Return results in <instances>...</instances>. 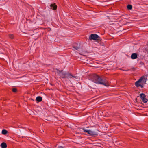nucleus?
Here are the masks:
<instances>
[{
  "label": "nucleus",
  "mask_w": 148,
  "mask_h": 148,
  "mask_svg": "<svg viewBox=\"0 0 148 148\" xmlns=\"http://www.w3.org/2000/svg\"><path fill=\"white\" fill-rule=\"evenodd\" d=\"M90 79L94 82L99 84L103 85L106 86H108L109 84L106 79H103L102 77L96 74L90 75Z\"/></svg>",
  "instance_id": "1"
},
{
  "label": "nucleus",
  "mask_w": 148,
  "mask_h": 148,
  "mask_svg": "<svg viewBox=\"0 0 148 148\" xmlns=\"http://www.w3.org/2000/svg\"><path fill=\"white\" fill-rule=\"evenodd\" d=\"M89 39L90 40H96L98 43L100 42L101 40V38L96 34H92L89 37Z\"/></svg>",
  "instance_id": "2"
},
{
  "label": "nucleus",
  "mask_w": 148,
  "mask_h": 148,
  "mask_svg": "<svg viewBox=\"0 0 148 148\" xmlns=\"http://www.w3.org/2000/svg\"><path fill=\"white\" fill-rule=\"evenodd\" d=\"M60 76L62 78H71L72 77H75L73 76V75L71 74L70 73H69V72H63L60 74Z\"/></svg>",
  "instance_id": "3"
},
{
  "label": "nucleus",
  "mask_w": 148,
  "mask_h": 148,
  "mask_svg": "<svg viewBox=\"0 0 148 148\" xmlns=\"http://www.w3.org/2000/svg\"><path fill=\"white\" fill-rule=\"evenodd\" d=\"M144 76H142L135 84L136 86L137 87H140L141 88L143 87V85L142 81L143 79Z\"/></svg>",
  "instance_id": "4"
},
{
  "label": "nucleus",
  "mask_w": 148,
  "mask_h": 148,
  "mask_svg": "<svg viewBox=\"0 0 148 148\" xmlns=\"http://www.w3.org/2000/svg\"><path fill=\"white\" fill-rule=\"evenodd\" d=\"M88 134L93 136H96L98 135V134L97 132L90 130H89Z\"/></svg>",
  "instance_id": "5"
},
{
  "label": "nucleus",
  "mask_w": 148,
  "mask_h": 148,
  "mask_svg": "<svg viewBox=\"0 0 148 148\" xmlns=\"http://www.w3.org/2000/svg\"><path fill=\"white\" fill-rule=\"evenodd\" d=\"M50 8L53 10H56L57 9V6L55 3L51 4L50 5Z\"/></svg>",
  "instance_id": "6"
},
{
  "label": "nucleus",
  "mask_w": 148,
  "mask_h": 148,
  "mask_svg": "<svg viewBox=\"0 0 148 148\" xmlns=\"http://www.w3.org/2000/svg\"><path fill=\"white\" fill-rule=\"evenodd\" d=\"M131 57L133 59H136L137 58V55L136 53H133L131 55Z\"/></svg>",
  "instance_id": "7"
},
{
  "label": "nucleus",
  "mask_w": 148,
  "mask_h": 148,
  "mask_svg": "<svg viewBox=\"0 0 148 148\" xmlns=\"http://www.w3.org/2000/svg\"><path fill=\"white\" fill-rule=\"evenodd\" d=\"M1 147L2 148H6L7 147V145L5 143L3 142L1 144Z\"/></svg>",
  "instance_id": "8"
},
{
  "label": "nucleus",
  "mask_w": 148,
  "mask_h": 148,
  "mask_svg": "<svg viewBox=\"0 0 148 148\" xmlns=\"http://www.w3.org/2000/svg\"><path fill=\"white\" fill-rule=\"evenodd\" d=\"M36 100L38 102H41L42 100V98L40 96L37 97L36 98Z\"/></svg>",
  "instance_id": "9"
},
{
  "label": "nucleus",
  "mask_w": 148,
  "mask_h": 148,
  "mask_svg": "<svg viewBox=\"0 0 148 148\" xmlns=\"http://www.w3.org/2000/svg\"><path fill=\"white\" fill-rule=\"evenodd\" d=\"M140 95L141 99H144L146 97L145 95L143 93L140 94Z\"/></svg>",
  "instance_id": "10"
},
{
  "label": "nucleus",
  "mask_w": 148,
  "mask_h": 148,
  "mask_svg": "<svg viewBox=\"0 0 148 148\" xmlns=\"http://www.w3.org/2000/svg\"><path fill=\"white\" fill-rule=\"evenodd\" d=\"M8 133V131L5 130H3L2 131V133L4 135H5Z\"/></svg>",
  "instance_id": "11"
},
{
  "label": "nucleus",
  "mask_w": 148,
  "mask_h": 148,
  "mask_svg": "<svg viewBox=\"0 0 148 148\" xmlns=\"http://www.w3.org/2000/svg\"><path fill=\"white\" fill-rule=\"evenodd\" d=\"M9 37L11 39H13L14 38V35L12 34H8Z\"/></svg>",
  "instance_id": "12"
},
{
  "label": "nucleus",
  "mask_w": 148,
  "mask_h": 148,
  "mask_svg": "<svg viewBox=\"0 0 148 148\" xmlns=\"http://www.w3.org/2000/svg\"><path fill=\"white\" fill-rule=\"evenodd\" d=\"M142 100L144 103H146L148 101V99L146 98L145 97L144 99H142Z\"/></svg>",
  "instance_id": "13"
},
{
  "label": "nucleus",
  "mask_w": 148,
  "mask_h": 148,
  "mask_svg": "<svg viewBox=\"0 0 148 148\" xmlns=\"http://www.w3.org/2000/svg\"><path fill=\"white\" fill-rule=\"evenodd\" d=\"M128 9L129 10H131L132 8V6L130 5H128L127 7Z\"/></svg>",
  "instance_id": "14"
},
{
  "label": "nucleus",
  "mask_w": 148,
  "mask_h": 148,
  "mask_svg": "<svg viewBox=\"0 0 148 148\" xmlns=\"http://www.w3.org/2000/svg\"><path fill=\"white\" fill-rule=\"evenodd\" d=\"M17 91V89L16 88H14L12 89V91L13 92H16Z\"/></svg>",
  "instance_id": "15"
},
{
  "label": "nucleus",
  "mask_w": 148,
  "mask_h": 148,
  "mask_svg": "<svg viewBox=\"0 0 148 148\" xmlns=\"http://www.w3.org/2000/svg\"><path fill=\"white\" fill-rule=\"evenodd\" d=\"M83 130L84 132H87L88 134L89 130H85L84 128H83Z\"/></svg>",
  "instance_id": "16"
},
{
  "label": "nucleus",
  "mask_w": 148,
  "mask_h": 148,
  "mask_svg": "<svg viewBox=\"0 0 148 148\" xmlns=\"http://www.w3.org/2000/svg\"><path fill=\"white\" fill-rule=\"evenodd\" d=\"M73 48L75 49H76V50H78L79 48L78 47H73Z\"/></svg>",
  "instance_id": "17"
},
{
  "label": "nucleus",
  "mask_w": 148,
  "mask_h": 148,
  "mask_svg": "<svg viewBox=\"0 0 148 148\" xmlns=\"http://www.w3.org/2000/svg\"><path fill=\"white\" fill-rule=\"evenodd\" d=\"M62 71H63L62 70H61V71H59L60 72H62Z\"/></svg>",
  "instance_id": "18"
}]
</instances>
